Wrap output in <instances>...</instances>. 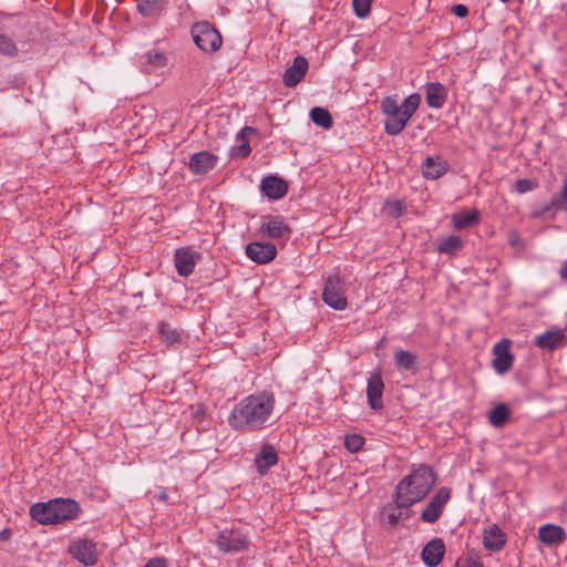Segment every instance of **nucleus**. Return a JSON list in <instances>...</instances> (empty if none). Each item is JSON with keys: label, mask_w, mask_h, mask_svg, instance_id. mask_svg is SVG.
Returning a JSON list of instances; mask_svg holds the SVG:
<instances>
[{"label": "nucleus", "mask_w": 567, "mask_h": 567, "mask_svg": "<svg viewBox=\"0 0 567 567\" xmlns=\"http://www.w3.org/2000/svg\"><path fill=\"white\" fill-rule=\"evenodd\" d=\"M275 395L261 391L241 399L228 416L229 426L238 432H251L265 429L272 416Z\"/></svg>", "instance_id": "1"}, {"label": "nucleus", "mask_w": 567, "mask_h": 567, "mask_svg": "<svg viewBox=\"0 0 567 567\" xmlns=\"http://www.w3.org/2000/svg\"><path fill=\"white\" fill-rule=\"evenodd\" d=\"M435 484L432 468L421 464L410 475L399 482L393 495V502L400 507H410L422 501Z\"/></svg>", "instance_id": "2"}, {"label": "nucleus", "mask_w": 567, "mask_h": 567, "mask_svg": "<svg viewBox=\"0 0 567 567\" xmlns=\"http://www.w3.org/2000/svg\"><path fill=\"white\" fill-rule=\"evenodd\" d=\"M190 32L197 48L205 53L216 52L223 44L220 33L206 21L195 23Z\"/></svg>", "instance_id": "3"}, {"label": "nucleus", "mask_w": 567, "mask_h": 567, "mask_svg": "<svg viewBox=\"0 0 567 567\" xmlns=\"http://www.w3.org/2000/svg\"><path fill=\"white\" fill-rule=\"evenodd\" d=\"M421 96L417 93L410 94L400 105V118L385 121L384 131L391 136L400 134L406 126L409 120L417 111Z\"/></svg>", "instance_id": "4"}, {"label": "nucleus", "mask_w": 567, "mask_h": 567, "mask_svg": "<svg viewBox=\"0 0 567 567\" xmlns=\"http://www.w3.org/2000/svg\"><path fill=\"white\" fill-rule=\"evenodd\" d=\"M68 553L84 566H94L99 560L96 543L86 537L73 539L69 545Z\"/></svg>", "instance_id": "5"}, {"label": "nucleus", "mask_w": 567, "mask_h": 567, "mask_svg": "<svg viewBox=\"0 0 567 567\" xmlns=\"http://www.w3.org/2000/svg\"><path fill=\"white\" fill-rule=\"evenodd\" d=\"M344 293L346 289L339 276H330L327 278L322 291V300L326 305L336 310L346 309L348 301Z\"/></svg>", "instance_id": "6"}, {"label": "nucleus", "mask_w": 567, "mask_h": 567, "mask_svg": "<svg viewBox=\"0 0 567 567\" xmlns=\"http://www.w3.org/2000/svg\"><path fill=\"white\" fill-rule=\"evenodd\" d=\"M216 545L223 553H240L248 548L249 539L239 529H224L219 533Z\"/></svg>", "instance_id": "7"}, {"label": "nucleus", "mask_w": 567, "mask_h": 567, "mask_svg": "<svg viewBox=\"0 0 567 567\" xmlns=\"http://www.w3.org/2000/svg\"><path fill=\"white\" fill-rule=\"evenodd\" d=\"M450 498L451 489L447 487H441L421 513L422 520L430 524L435 523L442 515L444 506Z\"/></svg>", "instance_id": "8"}, {"label": "nucleus", "mask_w": 567, "mask_h": 567, "mask_svg": "<svg viewBox=\"0 0 567 567\" xmlns=\"http://www.w3.org/2000/svg\"><path fill=\"white\" fill-rule=\"evenodd\" d=\"M53 504V525L61 524L66 520L75 519L80 516V504L71 498H54Z\"/></svg>", "instance_id": "9"}, {"label": "nucleus", "mask_w": 567, "mask_h": 567, "mask_svg": "<svg viewBox=\"0 0 567 567\" xmlns=\"http://www.w3.org/2000/svg\"><path fill=\"white\" fill-rule=\"evenodd\" d=\"M200 254L192 247H182L175 250L174 265L181 277H188L193 274L196 262L199 260Z\"/></svg>", "instance_id": "10"}, {"label": "nucleus", "mask_w": 567, "mask_h": 567, "mask_svg": "<svg viewBox=\"0 0 567 567\" xmlns=\"http://www.w3.org/2000/svg\"><path fill=\"white\" fill-rule=\"evenodd\" d=\"M509 347L508 339H503L493 347V368L499 374L507 372L513 365L514 355L509 352Z\"/></svg>", "instance_id": "11"}, {"label": "nucleus", "mask_w": 567, "mask_h": 567, "mask_svg": "<svg viewBox=\"0 0 567 567\" xmlns=\"http://www.w3.org/2000/svg\"><path fill=\"white\" fill-rule=\"evenodd\" d=\"M246 255L257 264H268L277 256V248L270 243H250L246 246Z\"/></svg>", "instance_id": "12"}, {"label": "nucleus", "mask_w": 567, "mask_h": 567, "mask_svg": "<svg viewBox=\"0 0 567 567\" xmlns=\"http://www.w3.org/2000/svg\"><path fill=\"white\" fill-rule=\"evenodd\" d=\"M384 390V383L381 373L375 371L370 374L367 385V398L370 408L374 411H379L383 408L382 394Z\"/></svg>", "instance_id": "13"}, {"label": "nucleus", "mask_w": 567, "mask_h": 567, "mask_svg": "<svg viewBox=\"0 0 567 567\" xmlns=\"http://www.w3.org/2000/svg\"><path fill=\"white\" fill-rule=\"evenodd\" d=\"M167 56L164 52L151 49L138 56V63L144 73L151 74L167 65Z\"/></svg>", "instance_id": "14"}, {"label": "nucleus", "mask_w": 567, "mask_h": 567, "mask_svg": "<svg viewBox=\"0 0 567 567\" xmlns=\"http://www.w3.org/2000/svg\"><path fill=\"white\" fill-rule=\"evenodd\" d=\"M260 230L270 238L289 237L291 229L282 216H265Z\"/></svg>", "instance_id": "15"}, {"label": "nucleus", "mask_w": 567, "mask_h": 567, "mask_svg": "<svg viewBox=\"0 0 567 567\" xmlns=\"http://www.w3.org/2000/svg\"><path fill=\"white\" fill-rule=\"evenodd\" d=\"M309 68L307 59L302 55H297L293 59L292 65L289 66L282 76V82L287 87H295L305 78Z\"/></svg>", "instance_id": "16"}, {"label": "nucleus", "mask_w": 567, "mask_h": 567, "mask_svg": "<svg viewBox=\"0 0 567 567\" xmlns=\"http://www.w3.org/2000/svg\"><path fill=\"white\" fill-rule=\"evenodd\" d=\"M445 545L441 538H433L422 549L421 557L429 567H436L443 559Z\"/></svg>", "instance_id": "17"}, {"label": "nucleus", "mask_w": 567, "mask_h": 567, "mask_svg": "<svg viewBox=\"0 0 567 567\" xmlns=\"http://www.w3.org/2000/svg\"><path fill=\"white\" fill-rule=\"evenodd\" d=\"M278 463V454L270 444H264L255 457V467L260 475L268 473L269 468Z\"/></svg>", "instance_id": "18"}, {"label": "nucleus", "mask_w": 567, "mask_h": 567, "mask_svg": "<svg viewBox=\"0 0 567 567\" xmlns=\"http://www.w3.org/2000/svg\"><path fill=\"white\" fill-rule=\"evenodd\" d=\"M217 164V156L214 154L203 151L195 153L189 159V169L194 174L203 175L213 169Z\"/></svg>", "instance_id": "19"}, {"label": "nucleus", "mask_w": 567, "mask_h": 567, "mask_svg": "<svg viewBox=\"0 0 567 567\" xmlns=\"http://www.w3.org/2000/svg\"><path fill=\"white\" fill-rule=\"evenodd\" d=\"M566 343L565 332L555 328L536 337L535 344L542 349L555 350L563 347Z\"/></svg>", "instance_id": "20"}, {"label": "nucleus", "mask_w": 567, "mask_h": 567, "mask_svg": "<svg viewBox=\"0 0 567 567\" xmlns=\"http://www.w3.org/2000/svg\"><path fill=\"white\" fill-rule=\"evenodd\" d=\"M261 192L270 199L282 198L288 190L287 183L277 176H268L261 181Z\"/></svg>", "instance_id": "21"}, {"label": "nucleus", "mask_w": 567, "mask_h": 567, "mask_svg": "<svg viewBox=\"0 0 567 567\" xmlns=\"http://www.w3.org/2000/svg\"><path fill=\"white\" fill-rule=\"evenodd\" d=\"M425 100L430 107L441 109L447 99V90L440 82H431L425 86Z\"/></svg>", "instance_id": "22"}, {"label": "nucleus", "mask_w": 567, "mask_h": 567, "mask_svg": "<svg viewBox=\"0 0 567 567\" xmlns=\"http://www.w3.org/2000/svg\"><path fill=\"white\" fill-rule=\"evenodd\" d=\"M505 543L506 535L497 525L492 524L484 529L483 545L486 549L491 551H498L505 546Z\"/></svg>", "instance_id": "23"}, {"label": "nucleus", "mask_w": 567, "mask_h": 567, "mask_svg": "<svg viewBox=\"0 0 567 567\" xmlns=\"http://www.w3.org/2000/svg\"><path fill=\"white\" fill-rule=\"evenodd\" d=\"M449 163L440 156H429L422 164V172L427 179H437L449 171Z\"/></svg>", "instance_id": "24"}, {"label": "nucleus", "mask_w": 567, "mask_h": 567, "mask_svg": "<svg viewBox=\"0 0 567 567\" xmlns=\"http://www.w3.org/2000/svg\"><path fill=\"white\" fill-rule=\"evenodd\" d=\"M538 537L546 546H555L566 538L564 528L554 524H546L538 529Z\"/></svg>", "instance_id": "25"}, {"label": "nucleus", "mask_w": 567, "mask_h": 567, "mask_svg": "<svg viewBox=\"0 0 567 567\" xmlns=\"http://www.w3.org/2000/svg\"><path fill=\"white\" fill-rule=\"evenodd\" d=\"M31 517L42 525H53L52 499L47 503H35L30 507Z\"/></svg>", "instance_id": "26"}, {"label": "nucleus", "mask_w": 567, "mask_h": 567, "mask_svg": "<svg viewBox=\"0 0 567 567\" xmlns=\"http://www.w3.org/2000/svg\"><path fill=\"white\" fill-rule=\"evenodd\" d=\"M464 245H465V241L460 236L451 235V236L442 239L437 244L436 249L440 254H444L447 256H454L461 249H463Z\"/></svg>", "instance_id": "27"}, {"label": "nucleus", "mask_w": 567, "mask_h": 567, "mask_svg": "<svg viewBox=\"0 0 567 567\" xmlns=\"http://www.w3.org/2000/svg\"><path fill=\"white\" fill-rule=\"evenodd\" d=\"M254 133H255V130L249 126H245L244 128H241L239 131V133L237 134V140L239 141V144L237 146L233 147V150H231L233 156L245 158L250 154L251 148H250L247 135L254 134Z\"/></svg>", "instance_id": "28"}, {"label": "nucleus", "mask_w": 567, "mask_h": 567, "mask_svg": "<svg viewBox=\"0 0 567 567\" xmlns=\"http://www.w3.org/2000/svg\"><path fill=\"white\" fill-rule=\"evenodd\" d=\"M417 357L408 351L400 349L394 353V363L400 370L412 371L415 369Z\"/></svg>", "instance_id": "29"}, {"label": "nucleus", "mask_w": 567, "mask_h": 567, "mask_svg": "<svg viewBox=\"0 0 567 567\" xmlns=\"http://www.w3.org/2000/svg\"><path fill=\"white\" fill-rule=\"evenodd\" d=\"M404 507L398 506V504L394 502V504H386L382 508V518L388 523L390 526H395L402 518H408L409 513L405 515L403 514L402 509Z\"/></svg>", "instance_id": "30"}, {"label": "nucleus", "mask_w": 567, "mask_h": 567, "mask_svg": "<svg viewBox=\"0 0 567 567\" xmlns=\"http://www.w3.org/2000/svg\"><path fill=\"white\" fill-rule=\"evenodd\" d=\"M163 0H137V11L145 18H153L161 14Z\"/></svg>", "instance_id": "31"}, {"label": "nucleus", "mask_w": 567, "mask_h": 567, "mask_svg": "<svg viewBox=\"0 0 567 567\" xmlns=\"http://www.w3.org/2000/svg\"><path fill=\"white\" fill-rule=\"evenodd\" d=\"M310 118L316 125L322 128L329 130L333 126L332 116L327 109L320 106L312 107Z\"/></svg>", "instance_id": "32"}, {"label": "nucleus", "mask_w": 567, "mask_h": 567, "mask_svg": "<svg viewBox=\"0 0 567 567\" xmlns=\"http://www.w3.org/2000/svg\"><path fill=\"white\" fill-rule=\"evenodd\" d=\"M509 417V409L501 403L493 408L488 413V421L494 427H502Z\"/></svg>", "instance_id": "33"}, {"label": "nucleus", "mask_w": 567, "mask_h": 567, "mask_svg": "<svg viewBox=\"0 0 567 567\" xmlns=\"http://www.w3.org/2000/svg\"><path fill=\"white\" fill-rule=\"evenodd\" d=\"M480 216L477 212L460 213L453 215L452 221L455 228L463 229L478 223Z\"/></svg>", "instance_id": "34"}, {"label": "nucleus", "mask_w": 567, "mask_h": 567, "mask_svg": "<svg viewBox=\"0 0 567 567\" xmlns=\"http://www.w3.org/2000/svg\"><path fill=\"white\" fill-rule=\"evenodd\" d=\"M551 208L567 212V178H565L560 193L551 198L550 204L544 207L543 213H547Z\"/></svg>", "instance_id": "35"}, {"label": "nucleus", "mask_w": 567, "mask_h": 567, "mask_svg": "<svg viewBox=\"0 0 567 567\" xmlns=\"http://www.w3.org/2000/svg\"><path fill=\"white\" fill-rule=\"evenodd\" d=\"M381 110L388 116L386 121L400 118V105L392 96H385L381 101Z\"/></svg>", "instance_id": "36"}, {"label": "nucleus", "mask_w": 567, "mask_h": 567, "mask_svg": "<svg viewBox=\"0 0 567 567\" xmlns=\"http://www.w3.org/2000/svg\"><path fill=\"white\" fill-rule=\"evenodd\" d=\"M19 53L18 47L12 38L0 33V55L16 58Z\"/></svg>", "instance_id": "37"}, {"label": "nucleus", "mask_w": 567, "mask_h": 567, "mask_svg": "<svg viewBox=\"0 0 567 567\" xmlns=\"http://www.w3.org/2000/svg\"><path fill=\"white\" fill-rule=\"evenodd\" d=\"M158 331L168 344L173 346L181 342L179 333L169 323L161 322Z\"/></svg>", "instance_id": "38"}, {"label": "nucleus", "mask_w": 567, "mask_h": 567, "mask_svg": "<svg viewBox=\"0 0 567 567\" xmlns=\"http://www.w3.org/2000/svg\"><path fill=\"white\" fill-rule=\"evenodd\" d=\"M364 437L359 434H347L344 436V447L350 453L359 452L364 445Z\"/></svg>", "instance_id": "39"}, {"label": "nucleus", "mask_w": 567, "mask_h": 567, "mask_svg": "<svg viewBox=\"0 0 567 567\" xmlns=\"http://www.w3.org/2000/svg\"><path fill=\"white\" fill-rule=\"evenodd\" d=\"M373 0H352V7L358 18L364 19L371 12V4Z\"/></svg>", "instance_id": "40"}, {"label": "nucleus", "mask_w": 567, "mask_h": 567, "mask_svg": "<svg viewBox=\"0 0 567 567\" xmlns=\"http://www.w3.org/2000/svg\"><path fill=\"white\" fill-rule=\"evenodd\" d=\"M386 214L393 218H398L403 215L405 208L400 200H386L385 202Z\"/></svg>", "instance_id": "41"}, {"label": "nucleus", "mask_w": 567, "mask_h": 567, "mask_svg": "<svg viewBox=\"0 0 567 567\" xmlns=\"http://www.w3.org/2000/svg\"><path fill=\"white\" fill-rule=\"evenodd\" d=\"M537 187H538V183L536 181L529 179V178L517 179L515 183V190L518 194H525V193L532 192Z\"/></svg>", "instance_id": "42"}, {"label": "nucleus", "mask_w": 567, "mask_h": 567, "mask_svg": "<svg viewBox=\"0 0 567 567\" xmlns=\"http://www.w3.org/2000/svg\"><path fill=\"white\" fill-rule=\"evenodd\" d=\"M452 12L458 18H465L468 14V9L464 4H455L452 7Z\"/></svg>", "instance_id": "43"}, {"label": "nucleus", "mask_w": 567, "mask_h": 567, "mask_svg": "<svg viewBox=\"0 0 567 567\" xmlns=\"http://www.w3.org/2000/svg\"><path fill=\"white\" fill-rule=\"evenodd\" d=\"M456 567H483L482 563L475 559H465L457 561Z\"/></svg>", "instance_id": "44"}, {"label": "nucleus", "mask_w": 567, "mask_h": 567, "mask_svg": "<svg viewBox=\"0 0 567 567\" xmlns=\"http://www.w3.org/2000/svg\"><path fill=\"white\" fill-rule=\"evenodd\" d=\"M144 567H167L166 560L162 558L151 559Z\"/></svg>", "instance_id": "45"}, {"label": "nucleus", "mask_w": 567, "mask_h": 567, "mask_svg": "<svg viewBox=\"0 0 567 567\" xmlns=\"http://www.w3.org/2000/svg\"><path fill=\"white\" fill-rule=\"evenodd\" d=\"M558 274L561 280L567 281V260L563 261Z\"/></svg>", "instance_id": "46"}, {"label": "nucleus", "mask_w": 567, "mask_h": 567, "mask_svg": "<svg viewBox=\"0 0 567 567\" xmlns=\"http://www.w3.org/2000/svg\"><path fill=\"white\" fill-rule=\"evenodd\" d=\"M155 497L161 502H166L168 499V494L166 489H162Z\"/></svg>", "instance_id": "47"}]
</instances>
